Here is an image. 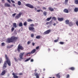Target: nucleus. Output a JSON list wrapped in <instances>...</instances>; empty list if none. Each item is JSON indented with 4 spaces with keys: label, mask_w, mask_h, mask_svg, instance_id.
Returning a JSON list of instances; mask_svg holds the SVG:
<instances>
[{
    "label": "nucleus",
    "mask_w": 78,
    "mask_h": 78,
    "mask_svg": "<svg viewBox=\"0 0 78 78\" xmlns=\"http://www.w3.org/2000/svg\"><path fill=\"white\" fill-rule=\"evenodd\" d=\"M51 31V30L50 29L46 31H45L43 34V35H46V34H48L50 33Z\"/></svg>",
    "instance_id": "nucleus-5"
},
{
    "label": "nucleus",
    "mask_w": 78,
    "mask_h": 78,
    "mask_svg": "<svg viewBox=\"0 0 78 78\" xmlns=\"http://www.w3.org/2000/svg\"><path fill=\"white\" fill-rule=\"evenodd\" d=\"M48 9H49V11H54V9L51 7H49L48 8Z\"/></svg>",
    "instance_id": "nucleus-16"
},
{
    "label": "nucleus",
    "mask_w": 78,
    "mask_h": 78,
    "mask_svg": "<svg viewBox=\"0 0 78 78\" xmlns=\"http://www.w3.org/2000/svg\"><path fill=\"white\" fill-rule=\"evenodd\" d=\"M33 61H34V60H33V59H31L30 60V62H33Z\"/></svg>",
    "instance_id": "nucleus-54"
},
{
    "label": "nucleus",
    "mask_w": 78,
    "mask_h": 78,
    "mask_svg": "<svg viewBox=\"0 0 78 78\" xmlns=\"http://www.w3.org/2000/svg\"><path fill=\"white\" fill-rule=\"evenodd\" d=\"M22 14V13L21 12L19 14H18L15 17V18L18 19H19L20 18V16H21V15Z\"/></svg>",
    "instance_id": "nucleus-8"
},
{
    "label": "nucleus",
    "mask_w": 78,
    "mask_h": 78,
    "mask_svg": "<svg viewBox=\"0 0 78 78\" xmlns=\"http://www.w3.org/2000/svg\"><path fill=\"white\" fill-rule=\"evenodd\" d=\"M25 6H27V7H28V8H31L33 9V8L34 7L33 6L30 4H26Z\"/></svg>",
    "instance_id": "nucleus-6"
},
{
    "label": "nucleus",
    "mask_w": 78,
    "mask_h": 78,
    "mask_svg": "<svg viewBox=\"0 0 78 78\" xmlns=\"http://www.w3.org/2000/svg\"><path fill=\"white\" fill-rule=\"evenodd\" d=\"M46 25H48L49 24V22H47L46 23Z\"/></svg>",
    "instance_id": "nucleus-58"
},
{
    "label": "nucleus",
    "mask_w": 78,
    "mask_h": 78,
    "mask_svg": "<svg viewBox=\"0 0 78 78\" xmlns=\"http://www.w3.org/2000/svg\"><path fill=\"white\" fill-rule=\"evenodd\" d=\"M18 37H16L14 36H12L10 38H8V39H18Z\"/></svg>",
    "instance_id": "nucleus-10"
},
{
    "label": "nucleus",
    "mask_w": 78,
    "mask_h": 78,
    "mask_svg": "<svg viewBox=\"0 0 78 78\" xmlns=\"http://www.w3.org/2000/svg\"><path fill=\"white\" fill-rule=\"evenodd\" d=\"M35 52H36V49H34L31 51V54H33V53H35Z\"/></svg>",
    "instance_id": "nucleus-19"
},
{
    "label": "nucleus",
    "mask_w": 78,
    "mask_h": 78,
    "mask_svg": "<svg viewBox=\"0 0 78 78\" xmlns=\"http://www.w3.org/2000/svg\"><path fill=\"white\" fill-rule=\"evenodd\" d=\"M52 22H53V21L52 20H51L49 22V23L50 24H51V23H52Z\"/></svg>",
    "instance_id": "nucleus-45"
},
{
    "label": "nucleus",
    "mask_w": 78,
    "mask_h": 78,
    "mask_svg": "<svg viewBox=\"0 0 78 78\" xmlns=\"http://www.w3.org/2000/svg\"><path fill=\"white\" fill-rule=\"evenodd\" d=\"M7 2L9 3H11V1L10 0H7Z\"/></svg>",
    "instance_id": "nucleus-44"
},
{
    "label": "nucleus",
    "mask_w": 78,
    "mask_h": 78,
    "mask_svg": "<svg viewBox=\"0 0 78 78\" xmlns=\"http://www.w3.org/2000/svg\"><path fill=\"white\" fill-rule=\"evenodd\" d=\"M53 25L54 26H55V25H56V23H54L53 24Z\"/></svg>",
    "instance_id": "nucleus-59"
},
{
    "label": "nucleus",
    "mask_w": 78,
    "mask_h": 78,
    "mask_svg": "<svg viewBox=\"0 0 78 78\" xmlns=\"http://www.w3.org/2000/svg\"><path fill=\"white\" fill-rule=\"evenodd\" d=\"M12 6L14 7H16V5H15V4H12Z\"/></svg>",
    "instance_id": "nucleus-53"
},
{
    "label": "nucleus",
    "mask_w": 78,
    "mask_h": 78,
    "mask_svg": "<svg viewBox=\"0 0 78 78\" xmlns=\"http://www.w3.org/2000/svg\"><path fill=\"white\" fill-rule=\"evenodd\" d=\"M65 23L66 25H68L69 24V20H66Z\"/></svg>",
    "instance_id": "nucleus-15"
},
{
    "label": "nucleus",
    "mask_w": 78,
    "mask_h": 78,
    "mask_svg": "<svg viewBox=\"0 0 78 78\" xmlns=\"http://www.w3.org/2000/svg\"><path fill=\"white\" fill-rule=\"evenodd\" d=\"M2 2L3 3H5V0H2Z\"/></svg>",
    "instance_id": "nucleus-50"
},
{
    "label": "nucleus",
    "mask_w": 78,
    "mask_h": 78,
    "mask_svg": "<svg viewBox=\"0 0 78 78\" xmlns=\"http://www.w3.org/2000/svg\"><path fill=\"white\" fill-rule=\"evenodd\" d=\"M47 9V8L45 7H43V9L44 10V9H45H45Z\"/></svg>",
    "instance_id": "nucleus-47"
},
{
    "label": "nucleus",
    "mask_w": 78,
    "mask_h": 78,
    "mask_svg": "<svg viewBox=\"0 0 78 78\" xmlns=\"http://www.w3.org/2000/svg\"><path fill=\"white\" fill-rule=\"evenodd\" d=\"M31 42L30 41H28L27 42L28 44H30Z\"/></svg>",
    "instance_id": "nucleus-52"
},
{
    "label": "nucleus",
    "mask_w": 78,
    "mask_h": 78,
    "mask_svg": "<svg viewBox=\"0 0 78 78\" xmlns=\"http://www.w3.org/2000/svg\"><path fill=\"white\" fill-rule=\"evenodd\" d=\"M12 75H13V77L14 78H18L19 77L18 76H17L18 75L17 73H13Z\"/></svg>",
    "instance_id": "nucleus-7"
},
{
    "label": "nucleus",
    "mask_w": 78,
    "mask_h": 78,
    "mask_svg": "<svg viewBox=\"0 0 78 78\" xmlns=\"http://www.w3.org/2000/svg\"><path fill=\"white\" fill-rule=\"evenodd\" d=\"M11 0V2H12V3H14V1L12 0Z\"/></svg>",
    "instance_id": "nucleus-51"
},
{
    "label": "nucleus",
    "mask_w": 78,
    "mask_h": 78,
    "mask_svg": "<svg viewBox=\"0 0 78 78\" xmlns=\"http://www.w3.org/2000/svg\"><path fill=\"white\" fill-rule=\"evenodd\" d=\"M25 54V52H22L21 53H20V58L19 59V61H22L21 59H23V55Z\"/></svg>",
    "instance_id": "nucleus-4"
},
{
    "label": "nucleus",
    "mask_w": 78,
    "mask_h": 78,
    "mask_svg": "<svg viewBox=\"0 0 78 78\" xmlns=\"http://www.w3.org/2000/svg\"><path fill=\"white\" fill-rule=\"evenodd\" d=\"M1 46H2V47L4 46H5V43H4V42L2 43L1 44Z\"/></svg>",
    "instance_id": "nucleus-30"
},
{
    "label": "nucleus",
    "mask_w": 78,
    "mask_h": 78,
    "mask_svg": "<svg viewBox=\"0 0 78 78\" xmlns=\"http://www.w3.org/2000/svg\"><path fill=\"white\" fill-rule=\"evenodd\" d=\"M39 46H37V47H36V49L37 50L39 49Z\"/></svg>",
    "instance_id": "nucleus-41"
},
{
    "label": "nucleus",
    "mask_w": 78,
    "mask_h": 78,
    "mask_svg": "<svg viewBox=\"0 0 78 78\" xmlns=\"http://www.w3.org/2000/svg\"><path fill=\"white\" fill-rule=\"evenodd\" d=\"M13 27H14V28H17V24L16 23H13Z\"/></svg>",
    "instance_id": "nucleus-20"
},
{
    "label": "nucleus",
    "mask_w": 78,
    "mask_h": 78,
    "mask_svg": "<svg viewBox=\"0 0 78 78\" xmlns=\"http://www.w3.org/2000/svg\"><path fill=\"white\" fill-rule=\"evenodd\" d=\"M36 39H40L41 38V36L38 35L36 37Z\"/></svg>",
    "instance_id": "nucleus-23"
},
{
    "label": "nucleus",
    "mask_w": 78,
    "mask_h": 78,
    "mask_svg": "<svg viewBox=\"0 0 78 78\" xmlns=\"http://www.w3.org/2000/svg\"><path fill=\"white\" fill-rule=\"evenodd\" d=\"M30 27H34V24H30Z\"/></svg>",
    "instance_id": "nucleus-38"
},
{
    "label": "nucleus",
    "mask_w": 78,
    "mask_h": 78,
    "mask_svg": "<svg viewBox=\"0 0 78 78\" xmlns=\"http://www.w3.org/2000/svg\"><path fill=\"white\" fill-rule=\"evenodd\" d=\"M13 46H14V45H13V44H12V45H11L10 46V48H12V47H13Z\"/></svg>",
    "instance_id": "nucleus-39"
},
{
    "label": "nucleus",
    "mask_w": 78,
    "mask_h": 78,
    "mask_svg": "<svg viewBox=\"0 0 78 78\" xmlns=\"http://www.w3.org/2000/svg\"><path fill=\"white\" fill-rule=\"evenodd\" d=\"M12 31H13L14 30V27H12L11 29Z\"/></svg>",
    "instance_id": "nucleus-40"
},
{
    "label": "nucleus",
    "mask_w": 78,
    "mask_h": 78,
    "mask_svg": "<svg viewBox=\"0 0 78 78\" xmlns=\"http://www.w3.org/2000/svg\"><path fill=\"white\" fill-rule=\"evenodd\" d=\"M40 11H41V10H37V12H39Z\"/></svg>",
    "instance_id": "nucleus-48"
},
{
    "label": "nucleus",
    "mask_w": 78,
    "mask_h": 78,
    "mask_svg": "<svg viewBox=\"0 0 78 78\" xmlns=\"http://www.w3.org/2000/svg\"><path fill=\"white\" fill-rule=\"evenodd\" d=\"M42 78H44V77H43Z\"/></svg>",
    "instance_id": "nucleus-64"
},
{
    "label": "nucleus",
    "mask_w": 78,
    "mask_h": 78,
    "mask_svg": "<svg viewBox=\"0 0 78 78\" xmlns=\"http://www.w3.org/2000/svg\"><path fill=\"white\" fill-rule=\"evenodd\" d=\"M70 77V76H69V75L68 74L66 76V78H69Z\"/></svg>",
    "instance_id": "nucleus-42"
},
{
    "label": "nucleus",
    "mask_w": 78,
    "mask_h": 78,
    "mask_svg": "<svg viewBox=\"0 0 78 78\" xmlns=\"http://www.w3.org/2000/svg\"><path fill=\"white\" fill-rule=\"evenodd\" d=\"M30 54H31V52H28L27 54V55H30Z\"/></svg>",
    "instance_id": "nucleus-46"
},
{
    "label": "nucleus",
    "mask_w": 78,
    "mask_h": 78,
    "mask_svg": "<svg viewBox=\"0 0 78 78\" xmlns=\"http://www.w3.org/2000/svg\"><path fill=\"white\" fill-rule=\"evenodd\" d=\"M23 74H22V73H20L19 74V75H22Z\"/></svg>",
    "instance_id": "nucleus-56"
},
{
    "label": "nucleus",
    "mask_w": 78,
    "mask_h": 78,
    "mask_svg": "<svg viewBox=\"0 0 78 78\" xmlns=\"http://www.w3.org/2000/svg\"><path fill=\"white\" fill-rule=\"evenodd\" d=\"M57 23H58V22H57Z\"/></svg>",
    "instance_id": "nucleus-63"
},
{
    "label": "nucleus",
    "mask_w": 78,
    "mask_h": 78,
    "mask_svg": "<svg viewBox=\"0 0 78 78\" xmlns=\"http://www.w3.org/2000/svg\"><path fill=\"white\" fill-rule=\"evenodd\" d=\"M58 21H62L64 20V18H58Z\"/></svg>",
    "instance_id": "nucleus-14"
},
{
    "label": "nucleus",
    "mask_w": 78,
    "mask_h": 78,
    "mask_svg": "<svg viewBox=\"0 0 78 78\" xmlns=\"http://www.w3.org/2000/svg\"><path fill=\"white\" fill-rule=\"evenodd\" d=\"M56 76H57V77L58 78H60V77H61L60 75H59L58 74H56Z\"/></svg>",
    "instance_id": "nucleus-36"
},
{
    "label": "nucleus",
    "mask_w": 78,
    "mask_h": 78,
    "mask_svg": "<svg viewBox=\"0 0 78 78\" xmlns=\"http://www.w3.org/2000/svg\"><path fill=\"white\" fill-rule=\"evenodd\" d=\"M32 45H33V46H34V45H35V44L34 43H32Z\"/></svg>",
    "instance_id": "nucleus-57"
},
{
    "label": "nucleus",
    "mask_w": 78,
    "mask_h": 78,
    "mask_svg": "<svg viewBox=\"0 0 78 78\" xmlns=\"http://www.w3.org/2000/svg\"><path fill=\"white\" fill-rule=\"evenodd\" d=\"M5 56L6 60V61H5L3 66V69L4 70L6 68L7 64L6 63L8 64L9 66H11V61H10V60L9 59L8 57L7 56V55H5Z\"/></svg>",
    "instance_id": "nucleus-1"
},
{
    "label": "nucleus",
    "mask_w": 78,
    "mask_h": 78,
    "mask_svg": "<svg viewBox=\"0 0 78 78\" xmlns=\"http://www.w3.org/2000/svg\"><path fill=\"white\" fill-rule=\"evenodd\" d=\"M34 34H31V36L32 37H34Z\"/></svg>",
    "instance_id": "nucleus-37"
},
{
    "label": "nucleus",
    "mask_w": 78,
    "mask_h": 78,
    "mask_svg": "<svg viewBox=\"0 0 78 78\" xmlns=\"http://www.w3.org/2000/svg\"><path fill=\"white\" fill-rule=\"evenodd\" d=\"M40 11H41V12H43V10H41Z\"/></svg>",
    "instance_id": "nucleus-62"
},
{
    "label": "nucleus",
    "mask_w": 78,
    "mask_h": 78,
    "mask_svg": "<svg viewBox=\"0 0 78 78\" xmlns=\"http://www.w3.org/2000/svg\"><path fill=\"white\" fill-rule=\"evenodd\" d=\"M19 26V27H22L23 26V23H20Z\"/></svg>",
    "instance_id": "nucleus-26"
},
{
    "label": "nucleus",
    "mask_w": 78,
    "mask_h": 78,
    "mask_svg": "<svg viewBox=\"0 0 78 78\" xmlns=\"http://www.w3.org/2000/svg\"><path fill=\"white\" fill-rule=\"evenodd\" d=\"M68 25H69V26L70 27L71 26H72L73 25V23L72 22H70L69 23V24H68Z\"/></svg>",
    "instance_id": "nucleus-21"
},
{
    "label": "nucleus",
    "mask_w": 78,
    "mask_h": 78,
    "mask_svg": "<svg viewBox=\"0 0 78 78\" xmlns=\"http://www.w3.org/2000/svg\"><path fill=\"white\" fill-rule=\"evenodd\" d=\"M43 14L44 16H47V12L44 11L43 12Z\"/></svg>",
    "instance_id": "nucleus-27"
},
{
    "label": "nucleus",
    "mask_w": 78,
    "mask_h": 78,
    "mask_svg": "<svg viewBox=\"0 0 78 78\" xmlns=\"http://www.w3.org/2000/svg\"><path fill=\"white\" fill-rule=\"evenodd\" d=\"M74 3L76 5H78V0H75L74 1Z\"/></svg>",
    "instance_id": "nucleus-22"
},
{
    "label": "nucleus",
    "mask_w": 78,
    "mask_h": 78,
    "mask_svg": "<svg viewBox=\"0 0 78 78\" xmlns=\"http://www.w3.org/2000/svg\"><path fill=\"white\" fill-rule=\"evenodd\" d=\"M51 17H50V18H48L46 20H47V21H49V20H51Z\"/></svg>",
    "instance_id": "nucleus-25"
},
{
    "label": "nucleus",
    "mask_w": 78,
    "mask_h": 78,
    "mask_svg": "<svg viewBox=\"0 0 78 78\" xmlns=\"http://www.w3.org/2000/svg\"><path fill=\"white\" fill-rule=\"evenodd\" d=\"M63 12L65 13H69V10L66 9H64L63 10Z\"/></svg>",
    "instance_id": "nucleus-12"
},
{
    "label": "nucleus",
    "mask_w": 78,
    "mask_h": 78,
    "mask_svg": "<svg viewBox=\"0 0 78 78\" xmlns=\"http://www.w3.org/2000/svg\"><path fill=\"white\" fill-rule=\"evenodd\" d=\"M27 21H25L23 23V25L24 26H27Z\"/></svg>",
    "instance_id": "nucleus-29"
},
{
    "label": "nucleus",
    "mask_w": 78,
    "mask_h": 78,
    "mask_svg": "<svg viewBox=\"0 0 78 78\" xmlns=\"http://www.w3.org/2000/svg\"><path fill=\"white\" fill-rule=\"evenodd\" d=\"M69 70H75V67H71L69 68Z\"/></svg>",
    "instance_id": "nucleus-17"
},
{
    "label": "nucleus",
    "mask_w": 78,
    "mask_h": 78,
    "mask_svg": "<svg viewBox=\"0 0 78 78\" xmlns=\"http://www.w3.org/2000/svg\"><path fill=\"white\" fill-rule=\"evenodd\" d=\"M58 41V40H55L54 41V42H57Z\"/></svg>",
    "instance_id": "nucleus-43"
},
{
    "label": "nucleus",
    "mask_w": 78,
    "mask_h": 78,
    "mask_svg": "<svg viewBox=\"0 0 78 78\" xmlns=\"http://www.w3.org/2000/svg\"><path fill=\"white\" fill-rule=\"evenodd\" d=\"M18 5H21V2L20 1H18Z\"/></svg>",
    "instance_id": "nucleus-34"
},
{
    "label": "nucleus",
    "mask_w": 78,
    "mask_h": 78,
    "mask_svg": "<svg viewBox=\"0 0 78 78\" xmlns=\"http://www.w3.org/2000/svg\"><path fill=\"white\" fill-rule=\"evenodd\" d=\"M59 44H61V45H63L64 44V43L63 42L60 41L59 42Z\"/></svg>",
    "instance_id": "nucleus-33"
},
{
    "label": "nucleus",
    "mask_w": 78,
    "mask_h": 78,
    "mask_svg": "<svg viewBox=\"0 0 78 78\" xmlns=\"http://www.w3.org/2000/svg\"><path fill=\"white\" fill-rule=\"evenodd\" d=\"M11 5H10V4H8V3H5V7H10V6Z\"/></svg>",
    "instance_id": "nucleus-13"
},
{
    "label": "nucleus",
    "mask_w": 78,
    "mask_h": 78,
    "mask_svg": "<svg viewBox=\"0 0 78 78\" xmlns=\"http://www.w3.org/2000/svg\"><path fill=\"white\" fill-rule=\"evenodd\" d=\"M74 11L75 12H78V8H75L74 9Z\"/></svg>",
    "instance_id": "nucleus-18"
},
{
    "label": "nucleus",
    "mask_w": 78,
    "mask_h": 78,
    "mask_svg": "<svg viewBox=\"0 0 78 78\" xmlns=\"http://www.w3.org/2000/svg\"><path fill=\"white\" fill-rule=\"evenodd\" d=\"M6 73V71L5 70H4L2 73L0 74V75L1 76H3Z\"/></svg>",
    "instance_id": "nucleus-11"
},
{
    "label": "nucleus",
    "mask_w": 78,
    "mask_h": 78,
    "mask_svg": "<svg viewBox=\"0 0 78 78\" xmlns=\"http://www.w3.org/2000/svg\"><path fill=\"white\" fill-rule=\"evenodd\" d=\"M69 0H65V4H67L68 3Z\"/></svg>",
    "instance_id": "nucleus-32"
},
{
    "label": "nucleus",
    "mask_w": 78,
    "mask_h": 78,
    "mask_svg": "<svg viewBox=\"0 0 78 78\" xmlns=\"http://www.w3.org/2000/svg\"><path fill=\"white\" fill-rule=\"evenodd\" d=\"M23 49H24V48L22 47L20 44H19L17 48V50L18 52L20 53V50H23Z\"/></svg>",
    "instance_id": "nucleus-2"
},
{
    "label": "nucleus",
    "mask_w": 78,
    "mask_h": 78,
    "mask_svg": "<svg viewBox=\"0 0 78 78\" xmlns=\"http://www.w3.org/2000/svg\"><path fill=\"white\" fill-rule=\"evenodd\" d=\"M29 29L30 31H33V32H34V31H35V29H34V27H29Z\"/></svg>",
    "instance_id": "nucleus-9"
},
{
    "label": "nucleus",
    "mask_w": 78,
    "mask_h": 78,
    "mask_svg": "<svg viewBox=\"0 0 78 78\" xmlns=\"http://www.w3.org/2000/svg\"><path fill=\"white\" fill-rule=\"evenodd\" d=\"M14 59L15 62H17L18 61V59H17L16 57L14 58Z\"/></svg>",
    "instance_id": "nucleus-31"
},
{
    "label": "nucleus",
    "mask_w": 78,
    "mask_h": 78,
    "mask_svg": "<svg viewBox=\"0 0 78 78\" xmlns=\"http://www.w3.org/2000/svg\"><path fill=\"white\" fill-rule=\"evenodd\" d=\"M34 10H35V11H36V10H37V9H36V8H34Z\"/></svg>",
    "instance_id": "nucleus-60"
},
{
    "label": "nucleus",
    "mask_w": 78,
    "mask_h": 78,
    "mask_svg": "<svg viewBox=\"0 0 78 78\" xmlns=\"http://www.w3.org/2000/svg\"><path fill=\"white\" fill-rule=\"evenodd\" d=\"M16 13H15L13 14L12 16H16Z\"/></svg>",
    "instance_id": "nucleus-49"
},
{
    "label": "nucleus",
    "mask_w": 78,
    "mask_h": 78,
    "mask_svg": "<svg viewBox=\"0 0 78 78\" xmlns=\"http://www.w3.org/2000/svg\"><path fill=\"white\" fill-rule=\"evenodd\" d=\"M31 59V58H30L28 59H27L26 60L24 61V62H27V61H30Z\"/></svg>",
    "instance_id": "nucleus-24"
},
{
    "label": "nucleus",
    "mask_w": 78,
    "mask_h": 78,
    "mask_svg": "<svg viewBox=\"0 0 78 78\" xmlns=\"http://www.w3.org/2000/svg\"><path fill=\"white\" fill-rule=\"evenodd\" d=\"M16 39H8L7 40L6 42L7 43H10V42H15Z\"/></svg>",
    "instance_id": "nucleus-3"
},
{
    "label": "nucleus",
    "mask_w": 78,
    "mask_h": 78,
    "mask_svg": "<svg viewBox=\"0 0 78 78\" xmlns=\"http://www.w3.org/2000/svg\"><path fill=\"white\" fill-rule=\"evenodd\" d=\"M32 21H33V20L31 19H28L27 20L28 22H32Z\"/></svg>",
    "instance_id": "nucleus-35"
},
{
    "label": "nucleus",
    "mask_w": 78,
    "mask_h": 78,
    "mask_svg": "<svg viewBox=\"0 0 78 78\" xmlns=\"http://www.w3.org/2000/svg\"><path fill=\"white\" fill-rule=\"evenodd\" d=\"M35 72H37V69H35L34 70Z\"/></svg>",
    "instance_id": "nucleus-61"
},
{
    "label": "nucleus",
    "mask_w": 78,
    "mask_h": 78,
    "mask_svg": "<svg viewBox=\"0 0 78 78\" xmlns=\"http://www.w3.org/2000/svg\"><path fill=\"white\" fill-rule=\"evenodd\" d=\"M52 19L56 21V18L55 17H53L52 18Z\"/></svg>",
    "instance_id": "nucleus-28"
},
{
    "label": "nucleus",
    "mask_w": 78,
    "mask_h": 78,
    "mask_svg": "<svg viewBox=\"0 0 78 78\" xmlns=\"http://www.w3.org/2000/svg\"><path fill=\"white\" fill-rule=\"evenodd\" d=\"M10 46H8L7 47V48H10Z\"/></svg>",
    "instance_id": "nucleus-55"
}]
</instances>
